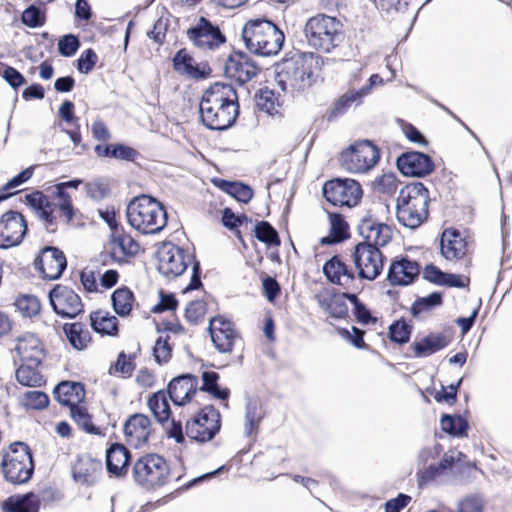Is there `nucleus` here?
<instances>
[{
    "label": "nucleus",
    "mask_w": 512,
    "mask_h": 512,
    "mask_svg": "<svg viewBox=\"0 0 512 512\" xmlns=\"http://www.w3.org/2000/svg\"><path fill=\"white\" fill-rule=\"evenodd\" d=\"M429 190L419 181L408 183L400 191L397 197V203L412 208H418L422 211H428Z\"/></svg>",
    "instance_id": "26"
},
{
    "label": "nucleus",
    "mask_w": 512,
    "mask_h": 512,
    "mask_svg": "<svg viewBox=\"0 0 512 512\" xmlns=\"http://www.w3.org/2000/svg\"><path fill=\"white\" fill-rule=\"evenodd\" d=\"M17 310L24 317H33L40 312L41 304L39 299L34 295H21L15 301Z\"/></svg>",
    "instance_id": "56"
},
{
    "label": "nucleus",
    "mask_w": 512,
    "mask_h": 512,
    "mask_svg": "<svg viewBox=\"0 0 512 512\" xmlns=\"http://www.w3.org/2000/svg\"><path fill=\"white\" fill-rule=\"evenodd\" d=\"M5 479L12 484H24L28 482L34 473V464H22V462H1Z\"/></svg>",
    "instance_id": "38"
},
{
    "label": "nucleus",
    "mask_w": 512,
    "mask_h": 512,
    "mask_svg": "<svg viewBox=\"0 0 512 512\" xmlns=\"http://www.w3.org/2000/svg\"><path fill=\"white\" fill-rule=\"evenodd\" d=\"M198 378L190 373L180 374L174 377L167 385L169 399L176 406H184L189 403L197 392Z\"/></svg>",
    "instance_id": "22"
},
{
    "label": "nucleus",
    "mask_w": 512,
    "mask_h": 512,
    "mask_svg": "<svg viewBox=\"0 0 512 512\" xmlns=\"http://www.w3.org/2000/svg\"><path fill=\"white\" fill-rule=\"evenodd\" d=\"M41 500L38 495L28 492L23 495H12L2 503L4 512H39Z\"/></svg>",
    "instance_id": "30"
},
{
    "label": "nucleus",
    "mask_w": 512,
    "mask_h": 512,
    "mask_svg": "<svg viewBox=\"0 0 512 512\" xmlns=\"http://www.w3.org/2000/svg\"><path fill=\"white\" fill-rule=\"evenodd\" d=\"M362 99L363 98L357 90H348L326 111L325 118L329 122L336 120L343 116L354 103L356 105H360L362 103Z\"/></svg>",
    "instance_id": "39"
},
{
    "label": "nucleus",
    "mask_w": 512,
    "mask_h": 512,
    "mask_svg": "<svg viewBox=\"0 0 512 512\" xmlns=\"http://www.w3.org/2000/svg\"><path fill=\"white\" fill-rule=\"evenodd\" d=\"M193 63L194 59L186 49H179L172 58L173 69L181 75L188 76Z\"/></svg>",
    "instance_id": "62"
},
{
    "label": "nucleus",
    "mask_w": 512,
    "mask_h": 512,
    "mask_svg": "<svg viewBox=\"0 0 512 512\" xmlns=\"http://www.w3.org/2000/svg\"><path fill=\"white\" fill-rule=\"evenodd\" d=\"M255 238L268 247L279 246L281 240L277 230L265 220L258 221L254 227Z\"/></svg>",
    "instance_id": "49"
},
{
    "label": "nucleus",
    "mask_w": 512,
    "mask_h": 512,
    "mask_svg": "<svg viewBox=\"0 0 512 512\" xmlns=\"http://www.w3.org/2000/svg\"><path fill=\"white\" fill-rule=\"evenodd\" d=\"M2 461L6 462H22L28 465L34 464L33 454L30 447L21 441L13 442L3 451Z\"/></svg>",
    "instance_id": "45"
},
{
    "label": "nucleus",
    "mask_w": 512,
    "mask_h": 512,
    "mask_svg": "<svg viewBox=\"0 0 512 512\" xmlns=\"http://www.w3.org/2000/svg\"><path fill=\"white\" fill-rule=\"evenodd\" d=\"M158 294L159 302L152 307V313L159 314L166 311H176L179 302L174 293L160 289Z\"/></svg>",
    "instance_id": "61"
},
{
    "label": "nucleus",
    "mask_w": 512,
    "mask_h": 512,
    "mask_svg": "<svg viewBox=\"0 0 512 512\" xmlns=\"http://www.w3.org/2000/svg\"><path fill=\"white\" fill-rule=\"evenodd\" d=\"M349 270L348 266L339 258L338 255H334L328 259L322 268L323 274L332 284L340 283L342 275L348 273Z\"/></svg>",
    "instance_id": "50"
},
{
    "label": "nucleus",
    "mask_w": 512,
    "mask_h": 512,
    "mask_svg": "<svg viewBox=\"0 0 512 512\" xmlns=\"http://www.w3.org/2000/svg\"><path fill=\"white\" fill-rule=\"evenodd\" d=\"M261 71L260 64L241 50H233L225 61L224 73L227 78L243 85L254 78Z\"/></svg>",
    "instance_id": "15"
},
{
    "label": "nucleus",
    "mask_w": 512,
    "mask_h": 512,
    "mask_svg": "<svg viewBox=\"0 0 512 512\" xmlns=\"http://www.w3.org/2000/svg\"><path fill=\"white\" fill-rule=\"evenodd\" d=\"M85 385L75 381H61L53 390L55 399L70 410L85 399Z\"/></svg>",
    "instance_id": "28"
},
{
    "label": "nucleus",
    "mask_w": 512,
    "mask_h": 512,
    "mask_svg": "<svg viewBox=\"0 0 512 512\" xmlns=\"http://www.w3.org/2000/svg\"><path fill=\"white\" fill-rule=\"evenodd\" d=\"M319 306L335 319H345L348 316V305L335 289L330 296L316 295Z\"/></svg>",
    "instance_id": "35"
},
{
    "label": "nucleus",
    "mask_w": 512,
    "mask_h": 512,
    "mask_svg": "<svg viewBox=\"0 0 512 512\" xmlns=\"http://www.w3.org/2000/svg\"><path fill=\"white\" fill-rule=\"evenodd\" d=\"M441 255L447 260L462 259L467 253V240L456 228H447L440 239Z\"/></svg>",
    "instance_id": "25"
},
{
    "label": "nucleus",
    "mask_w": 512,
    "mask_h": 512,
    "mask_svg": "<svg viewBox=\"0 0 512 512\" xmlns=\"http://www.w3.org/2000/svg\"><path fill=\"white\" fill-rule=\"evenodd\" d=\"M52 195L58 200L55 206H57L60 212L66 217L67 223H70L75 216V208L70 194L67 190L63 189L62 186L55 184L53 186Z\"/></svg>",
    "instance_id": "52"
},
{
    "label": "nucleus",
    "mask_w": 512,
    "mask_h": 512,
    "mask_svg": "<svg viewBox=\"0 0 512 512\" xmlns=\"http://www.w3.org/2000/svg\"><path fill=\"white\" fill-rule=\"evenodd\" d=\"M65 337L76 350H84L92 341L89 330L81 322L65 323L62 327Z\"/></svg>",
    "instance_id": "36"
},
{
    "label": "nucleus",
    "mask_w": 512,
    "mask_h": 512,
    "mask_svg": "<svg viewBox=\"0 0 512 512\" xmlns=\"http://www.w3.org/2000/svg\"><path fill=\"white\" fill-rule=\"evenodd\" d=\"M440 425L446 434L456 438L466 437L470 428L468 420L459 414H443Z\"/></svg>",
    "instance_id": "41"
},
{
    "label": "nucleus",
    "mask_w": 512,
    "mask_h": 512,
    "mask_svg": "<svg viewBox=\"0 0 512 512\" xmlns=\"http://www.w3.org/2000/svg\"><path fill=\"white\" fill-rule=\"evenodd\" d=\"M123 432L127 443L138 449L148 442L151 420L142 413L132 414L125 421Z\"/></svg>",
    "instance_id": "23"
},
{
    "label": "nucleus",
    "mask_w": 512,
    "mask_h": 512,
    "mask_svg": "<svg viewBox=\"0 0 512 512\" xmlns=\"http://www.w3.org/2000/svg\"><path fill=\"white\" fill-rule=\"evenodd\" d=\"M25 204L29 206L37 216L55 207L48 196L40 190H34L31 193L25 195Z\"/></svg>",
    "instance_id": "54"
},
{
    "label": "nucleus",
    "mask_w": 512,
    "mask_h": 512,
    "mask_svg": "<svg viewBox=\"0 0 512 512\" xmlns=\"http://www.w3.org/2000/svg\"><path fill=\"white\" fill-rule=\"evenodd\" d=\"M343 24L339 19L326 14L310 17L304 27V34L310 47L328 53L343 40Z\"/></svg>",
    "instance_id": "6"
},
{
    "label": "nucleus",
    "mask_w": 512,
    "mask_h": 512,
    "mask_svg": "<svg viewBox=\"0 0 512 512\" xmlns=\"http://www.w3.org/2000/svg\"><path fill=\"white\" fill-rule=\"evenodd\" d=\"M28 232V224L18 211L9 210L0 218V248L7 249L18 246Z\"/></svg>",
    "instance_id": "16"
},
{
    "label": "nucleus",
    "mask_w": 512,
    "mask_h": 512,
    "mask_svg": "<svg viewBox=\"0 0 512 512\" xmlns=\"http://www.w3.org/2000/svg\"><path fill=\"white\" fill-rule=\"evenodd\" d=\"M90 326L92 330L101 335L117 336L119 332V321L116 316L101 310L90 313Z\"/></svg>",
    "instance_id": "34"
},
{
    "label": "nucleus",
    "mask_w": 512,
    "mask_h": 512,
    "mask_svg": "<svg viewBox=\"0 0 512 512\" xmlns=\"http://www.w3.org/2000/svg\"><path fill=\"white\" fill-rule=\"evenodd\" d=\"M131 451L121 443H112L106 450V470L109 477L122 479L128 474Z\"/></svg>",
    "instance_id": "24"
},
{
    "label": "nucleus",
    "mask_w": 512,
    "mask_h": 512,
    "mask_svg": "<svg viewBox=\"0 0 512 512\" xmlns=\"http://www.w3.org/2000/svg\"><path fill=\"white\" fill-rule=\"evenodd\" d=\"M323 197L333 206L354 207L362 199L363 190L358 181L351 178H333L322 188Z\"/></svg>",
    "instance_id": "10"
},
{
    "label": "nucleus",
    "mask_w": 512,
    "mask_h": 512,
    "mask_svg": "<svg viewBox=\"0 0 512 512\" xmlns=\"http://www.w3.org/2000/svg\"><path fill=\"white\" fill-rule=\"evenodd\" d=\"M171 469L167 460L156 453L139 457L132 466V478L137 486L146 491H156L170 480Z\"/></svg>",
    "instance_id": "7"
},
{
    "label": "nucleus",
    "mask_w": 512,
    "mask_h": 512,
    "mask_svg": "<svg viewBox=\"0 0 512 512\" xmlns=\"http://www.w3.org/2000/svg\"><path fill=\"white\" fill-rule=\"evenodd\" d=\"M212 182L217 188L227 193L240 203L247 204L253 197V189L251 186L241 181L214 178Z\"/></svg>",
    "instance_id": "33"
},
{
    "label": "nucleus",
    "mask_w": 512,
    "mask_h": 512,
    "mask_svg": "<svg viewBox=\"0 0 512 512\" xmlns=\"http://www.w3.org/2000/svg\"><path fill=\"white\" fill-rule=\"evenodd\" d=\"M98 61V55L92 48L85 49L76 60V68L81 74H89Z\"/></svg>",
    "instance_id": "63"
},
{
    "label": "nucleus",
    "mask_w": 512,
    "mask_h": 512,
    "mask_svg": "<svg viewBox=\"0 0 512 512\" xmlns=\"http://www.w3.org/2000/svg\"><path fill=\"white\" fill-rule=\"evenodd\" d=\"M322 64V57L313 52L291 51L275 64V81L284 92H304L316 82Z\"/></svg>",
    "instance_id": "2"
},
{
    "label": "nucleus",
    "mask_w": 512,
    "mask_h": 512,
    "mask_svg": "<svg viewBox=\"0 0 512 512\" xmlns=\"http://www.w3.org/2000/svg\"><path fill=\"white\" fill-rule=\"evenodd\" d=\"M378 245L358 243L352 254L353 262L360 279L373 281L383 271L385 256Z\"/></svg>",
    "instance_id": "11"
},
{
    "label": "nucleus",
    "mask_w": 512,
    "mask_h": 512,
    "mask_svg": "<svg viewBox=\"0 0 512 512\" xmlns=\"http://www.w3.org/2000/svg\"><path fill=\"white\" fill-rule=\"evenodd\" d=\"M214 347L220 353H231L234 346V341L237 335H229L228 332H214L209 334Z\"/></svg>",
    "instance_id": "64"
},
{
    "label": "nucleus",
    "mask_w": 512,
    "mask_h": 512,
    "mask_svg": "<svg viewBox=\"0 0 512 512\" xmlns=\"http://www.w3.org/2000/svg\"><path fill=\"white\" fill-rule=\"evenodd\" d=\"M84 190L88 198L97 202L106 198L111 192L109 184L100 178L85 183Z\"/></svg>",
    "instance_id": "57"
},
{
    "label": "nucleus",
    "mask_w": 512,
    "mask_h": 512,
    "mask_svg": "<svg viewBox=\"0 0 512 512\" xmlns=\"http://www.w3.org/2000/svg\"><path fill=\"white\" fill-rule=\"evenodd\" d=\"M21 22L29 28L42 27L46 22L45 9L35 4L29 5L21 14Z\"/></svg>",
    "instance_id": "55"
},
{
    "label": "nucleus",
    "mask_w": 512,
    "mask_h": 512,
    "mask_svg": "<svg viewBox=\"0 0 512 512\" xmlns=\"http://www.w3.org/2000/svg\"><path fill=\"white\" fill-rule=\"evenodd\" d=\"M21 364L16 369L15 376L19 384L26 387H40L45 384L44 376L39 371L43 360L37 361L31 357L20 359Z\"/></svg>",
    "instance_id": "29"
},
{
    "label": "nucleus",
    "mask_w": 512,
    "mask_h": 512,
    "mask_svg": "<svg viewBox=\"0 0 512 512\" xmlns=\"http://www.w3.org/2000/svg\"><path fill=\"white\" fill-rule=\"evenodd\" d=\"M103 474L102 461L91 457L89 454L78 455L72 466L73 480L83 486L96 485Z\"/></svg>",
    "instance_id": "19"
},
{
    "label": "nucleus",
    "mask_w": 512,
    "mask_h": 512,
    "mask_svg": "<svg viewBox=\"0 0 512 512\" xmlns=\"http://www.w3.org/2000/svg\"><path fill=\"white\" fill-rule=\"evenodd\" d=\"M443 304V293L434 291L427 296L417 297L410 307V313L414 318L422 313L434 310Z\"/></svg>",
    "instance_id": "46"
},
{
    "label": "nucleus",
    "mask_w": 512,
    "mask_h": 512,
    "mask_svg": "<svg viewBox=\"0 0 512 512\" xmlns=\"http://www.w3.org/2000/svg\"><path fill=\"white\" fill-rule=\"evenodd\" d=\"M450 342V336L431 332L420 340H415L409 349L413 351L414 358H425L443 350Z\"/></svg>",
    "instance_id": "27"
},
{
    "label": "nucleus",
    "mask_w": 512,
    "mask_h": 512,
    "mask_svg": "<svg viewBox=\"0 0 512 512\" xmlns=\"http://www.w3.org/2000/svg\"><path fill=\"white\" fill-rule=\"evenodd\" d=\"M455 458L452 455L444 454L441 460L436 464H430L428 467L417 472V482L419 487H423L436 478L441 476L446 470L451 469L455 464Z\"/></svg>",
    "instance_id": "37"
},
{
    "label": "nucleus",
    "mask_w": 512,
    "mask_h": 512,
    "mask_svg": "<svg viewBox=\"0 0 512 512\" xmlns=\"http://www.w3.org/2000/svg\"><path fill=\"white\" fill-rule=\"evenodd\" d=\"M53 311L65 319H75L84 312L80 296L70 287L56 284L48 293Z\"/></svg>",
    "instance_id": "12"
},
{
    "label": "nucleus",
    "mask_w": 512,
    "mask_h": 512,
    "mask_svg": "<svg viewBox=\"0 0 512 512\" xmlns=\"http://www.w3.org/2000/svg\"><path fill=\"white\" fill-rule=\"evenodd\" d=\"M256 107L259 111L274 116L278 113L277 107L280 106L276 93L268 87L260 88L254 95Z\"/></svg>",
    "instance_id": "47"
},
{
    "label": "nucleus",
    "mask_w": 512,
    "mask_h": 512,
    "mask_svg": "<svg viewBox=\"0 0 512 512\" xmlns=\"http://www.w3.org/2000/svg\"><path fill=\"white\" fill-rule=\"evenodd\" d=\"M108 246L110 251L100 254V260L103 264L106 263L107 258L121 263L125 258L135 256L140 249L138 242L131 235L127 234L124 228L110 234Z\"/></svg>",
    "instance_id": "18"
},
{
    "label": "nucleus",
    "mask_w": 512,
    "mask_h": 512,
    "mask_svg": "<svg viewBox=\"0 0 512 512\" xmlns=\"http://www.w3.org/2000/svg\"><path fill=\"white\" fill-rule=\"evenodd\" d=\"M147 404L157 422L163 424L169 420L171 408L165 391L153 393L149 396Z\"/></svg>",
    "instance_id": "44"
},
{
    "label": "nucleus",
    "mask_w": 512,
    "mask_h": 512,
    "mask_svg": "<svg viewBox=\"0 0 512 512\" xmlns=\"http://www.w3.org/2000/svg\"><path fill=\"white\" fill-rule=\"evenodd\" d=\"M157 271L166 279H175L181 276L192 263V275L189 284L183 289V293L198 290L203 286L200 262L194 254L171 242H163L156 251Z\"/></svg>",
    "instance_id": "3"
},
{
    "label": "nucleus",
    "mask_w": 512,
    "mask_h": 512,
    "mask_svg": "<svg viewBox=\"0 0 512 512\" xmlns=\"http://www.w3.org/2000/svg\"><path fill=\"white\" fill-rule=\"evenodd\" d=\"M380 157V149L373 141L357 140L340 153L339 164L349 173H366L376 166Z\"/></svg>",
    "instance_id": "8"
},
{
    "label": "nucleus",
    "mask_w": 512,
    "mask_h": 512,
    "mask_svg": "<svg viewBox=\"0 0 512 512\" xmlns=\"http://www.w3.org/2000/svg\"><path fill=\"white\" fill-rule=\"evenodd\" d=\"M413 326L403 317L393 321L388 327V338L392 343L404 345L410 341Z\"/></svg>",
    "instance_id": "48"
},
{
    "label": "nucleus",
    "mask_w": 512,
    "mask_h": 512,
    "mask_svg": "<svg viewBox=\"0 0 512 512\" xmlns=\"http://www.w3.org/2000/svg\"><path fill=\"white\" fill-rule=\"evenodd\" d=\"M34 267L43 279L57 280L67 267V259L58 247L45 246L36 256Z\"/></svg>",
    "instance_id": "17"
},
{
    "label": "nucleus",
    "mask_w": 512,
    "mask_h": 512,
    "mask_svg": "<svg viewBox=\"0 0 512 512\" xmlns=\"http://www.w3.org/2000/svg\"><path fill=\"white\" fill-rule=\"evenodd\" d=\"M246 49L254 56L269 57L279 53L284 44L283 31L267 18L249 20L242 29Z\"/></svg>",
    "instance_id": "4"
},
{
    "label": "nucleus",
    "mask_w": 512,
    "mask_h": 512,
    "mask_svg": "<svg viewBox=\"0 0 512 512\" xmlns=\"http://www.w3.org/2000/svg\"><path fill=\"white\" fill-rule=\"evenodd\" d=\"M239 114V98L232 84L215 82L203 92L199 115L207 129L226 131L236 123Z\"/></svg>",
    "instance_id": "1"
},
{
    "label": "nucleus",
    "mask_w": 512,
    "mask_h": 512,
    "mask_svg": "<svg viewBox=\"0 0 512 512\" xmlns=\"http://www.w3.org/2000/svg\"><path fill=\"white\" fill-rule=\"evenodd\" d=\"M71 418L73 421L86 433L91 435H101L99 427L95 426L92 422V417L88 410L83 406H74L70 410Z\"/></svg>",
    "instance_id": "51"
},
{
    "label": "nucleus",
    "mask_w": 512,
    "mask_h": 512,
    "mask_svg": "<svg viewBox=\"0 0 512 512\" xmlns=\"http://www.w3.org/2000/svg\"><path fill=\"white\" fill-rule=\"evenodd\" d=\"M186 34L195 47L203 50H215L227 40L220 27L204 16Z\"/></svg>",
    "instance_id": "13"
},
{
    "label": "nucleus",
    "mask_w": 512,
    "mask_h": 512,
    "mask_svg": "<svg viewBox=\"0 0 512 512\" xmlns=\"http://www.w3.org/2000/svg\"><path fill=\"white\" fill-rule=\"evenodd\" d=\"M359 235L363 238L361 243L385 246L392 239V229L389 225L379 222L371 214L361 218L357 225Z\"/></svg>",
    "instance_id": "21"
},
{
    "label": "nucleus",
    "mask_w": 512,
    "mask_h": 512,
    "mask_svg": "<svg viewBox=\"0 0 512 512\" xmlns=\"http://www.w3.org/2000/svg\"><path fill=\"white\" fill-rule=\"evenodd\" d=\"M264 417L265 411L260 401L257 398H249L245 407V435L250 436L257 430Z\"/></svg>",
    "instance_id": "43"
},
{
    "label": "nucleus",
    "mask_w": 512,
    "mask_h": 512,
    "mask_svg": "<svg viewBox=\"0 0 512 512\" xmlns=\"http://www.w3.org/2000/svg\"><path fill=\"white\" fill-rule=\"evenodd\" d=\"M395 165L402 176L425 178L435 170L433 158L424 152L408 150L397 156Z\"/></svg>",
    "instance_id": "14"
},
{
    "label": "nucleus",
    "mask_w": 512,
    "mask_h": 512,
    "mask_svg": "<svg viewBox=\"0 0 512 512\" xmlns=\"http://www.w3.org/2000/svg\"><path fill=\"white\" fill-rule=\"evenodd\" d=\"M49 396L38 390L28 391L23 395L22 404L27 409L43 410L49 405Z\"/></svg>",
    "instance_id": "58"
},
{
    "label": "nucleus",
    "mask_w": 512,
    "mask_h": 512,
    "mask_svg": "<svg viewBox=\"0 0 512 512\" xmlns=\"http://www.w3.org/2000/svg\"><path fill=\"white\" fill-rule=\"evenodd\" d=\"M80 46V39L75 34H65L58 40V52L63 57L74 56Z\"/></svg>",
    "instance_id": "60"
},
{
    "label": "nucleus",
    "mask_w": 512,
    "mask_h": 512,
    "mask_svg": "<svg viewBox=\"0 0 512 512\" xmlns=\"http://www.w3.org/2000/svg\"><path fill=\"white\" fill-rule=\"evenodd\" d=\"M134 359L135 355L127 356L124 351H121L116 362L110 365L108 373L110 375H121L124 378L131 377L136 367Z\"/></svg>",
    "instance_id": "53"
},
{
    "label": "nucleus",
    "mask_w": 512,
    "mask_h": 512,
    "mask_svg": "<svg viewBox=\"0 0 512 512\" xmlns=\"http://www.w3.org/2000/svg\"><path fill=\"white\" fill-rule=\"evenodd\" d=\"M428 211L396 203V217L400 224L410 229L418 228L428 218Z\"/></svg>",
    "instance_id": "42"
},
{
    "label": "nucleus",
    "mask_w": 512,
    "mask_h": 512,
    "mask_svg": "<svg viewBox=\"0 0 512 512\" xmlns=\"http://www.w3.org/2000/svg\"><path fill=\"white\" fill-rule=\"evenodd\" d=\"M16 352L20 359L31 357L33 359L44 360L45 350L41 340L33 333H24L17 338Z\"/></svg>",
    "instance_id": "31"
},
{
    "label": "nucleus",
    "mask_w": 512,
    "mask_h": 512,
    "mask_svg": "<svg viewBox=\"0 0 512 512\" xmlns=\"http://www.w3.org/2000/svg\"><path fill=\"white\" fill-rule=\"evenodd\" d=\"M128 223L142 234H157L167 225L164 205L151 195L141 194L130 200L126 209Z\"/></svg>",
    "instance_id": "5"
},
{
    "label": "nucleus",
    "mask_w": 512,
    "mask_h": 512,
    "mask_svg": "<svg viewBox=\"0 0 512 512\" xmlns=\"http://www.w3.org/2000/svg\"><path fill=\"white\" fill-rule=\"evenodd\" d=\"M420 274V265L408 256L394 258L387 272V280L392 286H409Z\"/></svg>",
    "instance_id": "20"
},
{
    "label": "nucleus",
    "mask_w": 512,
    "mask_h": 512,
    "mask_svg": "<svg viewBox=\"0 0 512 512\" xmlns=\"http://www.w3.org/2000/svg\"><path fill=\"white\" fill-rule=\"evenodd\" d=\"M330 230L329 234L322 237L320 243L322 245H334L343 242L349 237V225L344 216L338 212L328 213Z\"/></svg>",
    "instance_id": "32"
},
{
    "label": "nucleus",
    "mask_w": 512,
    "mask_h": 512,
    "mask_svg": "<svg viewBox=\"0 0 512 512\" xmlns=\"http://www.w3.org/2000/svg\"><path fill=\"white\" fill-rule=\"evenodd\" d=\"M169 338V336H159L153 346V357L159 365L166 364L171 359L172 346L168 342Z\"/></svg>",
    "instance_id": "59"
},
{
    "label": "nucleus",
    "mask_w": 512,
    "mask_h": 512,
    "mask_svg": "<svg viewBox=\"0 0 512 512\" xmlns=\"http://www.w3.org/2000/svg\"><path fill=\"white\" fill-rule=\"evenodd\" d=\"M222 426L221 414L213 405H206L186 421L185 433L191 440L204 444L215 438Z\"/></svg>",
    "instance_id": "9"
},
{
    "label": "nucleus",
    "mask_w": 512,
    "mask_h": 512,
    "mask_svg": "<svg viewBox=\"0 0 512 512\" xmlns=\"http://www.w3.org/2000/svg\"><path fill=\"white\" fill-rule=\"evenodd\" d=\"M134 301V293L127 286L119 287L111 294L112 308L120 317H127L131 314Z\"/></svg>",
    "instance_id": "40"
}]
</instances>
